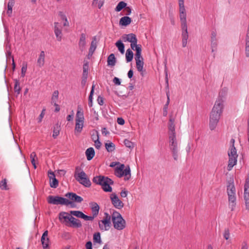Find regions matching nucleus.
Returning a JSON list of instances; mask_svg holds the SVG:
<instances>
[{"label": "nucleus", "instance_id": "obj_22", "mask_svg": "<svg viewBox=\"0 0 249 249\" xmlns=\"http://www.w3.org/2000/svg\"><path fill=\"white\" fill-rule=\"evenodd\" d=\"M69 222L71 224V225H70V227L76 228L82 227V223L81 221L79 219H76L73 216H71L70 219H69Z\"/></svg>", "mask_w": 249, "mask_h": 249}, {"label": "nucleus", "instance_id": "obj_24", "mask_svg": "<svg viewBox=\"0 0 249 249\" xmlns=\"http://www.w3.org/2000/svg\"><path fill=\"white\" fill-rule=\"evenodd\" d=\"M227 192L228 196L230 195L235 196V188L233 182L229 183L227 186Z\"/></svg>", "mask_w": 249, "mask_h": 249}, {"label": "nucleus", "instance_id": "obj_14", "mask_svg": "<svg viewBox=\"0 0 249 249\" xmlns=\"http://www.w3.org/2000/svg\"><path fill=\"white\" fill-rule=\"evenodd\" d=\"M54 32L56 37L57 40L60 41L62 37V33L61 27L59 23L57 22L54 23Z\"/></svg>", "mask_w": 249, "mask_h": 249}, {"label": "nucleus", "instance_id": "obj_4", "mask_svg": "<svg viewBox=\"0 0 249 249\" xmlns=\"http://www.w3.org/2000/svg\"><path fill=\"white\" fill-rule=\"evenodd\" d=\"M74 177L75 179L80 184L86 187H89L91 185V182L87 177L86 174L81 169L77 166L75 168Z\"/></svg>", "mask_w": 249, "mask_h": 249}, {"label": "nucleus", "instance_id": "obj_60", "mask_svg": "<svg viewBox=\"0 0 249 249\" xmlns=\"http://www.w3.org/2000/svg\"><path fill=\"white\" fill-rule=\"evenodd\" d=\"M247 140H248V148L249 150V118L248 119L247 122Z\"/></svg>", "mask_w": 249, "mask_h": 249}, {"label": "nucleus", "instance_id": "obj_35", "mask_svg": "<svg viewBox=\"0 0 249 249\" xmlns=\"http://www.w3.org/2000/svg\"><path fill=\"white\" fill-rule=\"evenodd\" d=\"M58 16L60 17V18L62 20L64 21V22L63 23V26H69V22L68 21L66 15H65V14L62 11H59L58 12Z\"/></svg>", "mask_w": 249, "mask_h": 249}, {"label": "nucleus", "instance_id": "obj_64", "mask_svg": "<svg viewBox=\"0 0 249 249\" xmlns=\"http://www.w3.org/2000/svg\"><path fill=\"white\" fill-rule=\"evenodd\" d=\"M113 82L115 85H120L121 84V80L119 78L115 77L113 79Z\"/></svg>", "mask_w": 249, "mask_h": 249}, {"label": "nucleus", "instance_id": "obj_55", "mask_svg": "<svg viewBox=\"0 0 249 249\" xmlns=\"http://www.w3.org/2000/svg\"><path fill=\"white\" fill-rule=\"evenodd\" d=\"M46 109L45 108L43 109L40 114L39 115V117L38 118V123H40L42 120V119L44 117V116L45 115V111Z\"/></svg>", "mask_w": 249, "mask_h": 249}, {"label": "nucleus", "instance_id": "obj_47", "mask_svg": "<svg viewBox=\"0 0 249 249\" xmlns=\"http://www.w3.org/2000/svg\"><path fill=\"white\" fill-rule=\"evenodd\" d=\"M131 177L130 168L129 166H125V180H128Z\"/></svg>", "mask_w": 249, "mask_h": 249}, {"label": "nucleus", "instance_id": "obj_1", "mask_svg": "<svg viewBox=\"0 0 249 249\" xmlns=\"http://www.w3.org/2000/svg\"><path fill=\"white\" fill-rule=\"evenodd\" d=\"M227 92L228 89L227 88L222 89L219 91L218 97L214 103L210 115L209 127L211 130H213L216 128L223 113Z\"/></svg>", "mask_w": 249, "mask_h": 249}, {"label": "nucleus", "instance_id": "obj_50", "mask_svg": "<svg viewBox=\"0 0 249 249\" xmlns=\"http://www.w3.org/2000/svg\"><path fill=\"white\" fill-rule=\"evenodd\" d=\"M217 36V32L216 30H213L211 32V36H210V40H217L216 37Z\"/></svg>", "mask_w": 249, "mask_h": 249}, {"label": "nucleus", "instance_id": "obj_2", "mask_svg": "<svg viewBox=\"0 0 249 249\" xmlns=\"http://www.w3.org/2000/svg\"><path fill=\"white\" fill-rule=\"evenodd\" d=\"M92 181L94 183L102 186L103 190L107 192L112 191V188L110 185L113 183V181L107 177L102 176H96L93 178Z\"/></svg>", "mask_w": 249, "mask_h": 249}, {"label": "nucleus", "instance_id": "obj_13", "mask_svg": "<svg viewBox=\"0 0 249 249\" xmlns=\"http://www.w3.org/2000/svg\"><path fill=\"white\" fill-rule=\"evenodd\" d=\"M48 177L50 179V185L52 188H56L58 185V181L55 178L54 173L51 171L48 172Z\"/></svg>", "mask_w": 249, "mask_h": 249}, {"label": "nucleus", "instance_id": "obj_37", "mask_svg": "<svg viewBox=\"0 0 249 249\" xmlns=\"http://www.w3.org/2000/svg\"><path fill=\"white\" fill-rule=\"evenodd\" d=\"M115 45L118 48V50L123 54L124 53V45L121 40H119L115 43Z\"/></svg>", "mask_w": 249, "mask_h": 249}, {"label": "nucleus", "instance_id": "obj_33", "mask_svg": "<svg viewBox=\"0 0 249 249\" xmlns=\"http://www.w3.org/2000/svg\"><path fill=\"white\" fill-rule=\"evenodd\" d=\"M83 126V122H75V125L74 128L75 133H80L82 131Z\"/></svg>", "mask_w": 249, "mask_h": 249}, {"label": "nucleus", "instance_id": "obj_32", "mask_svg": "<svg viewBox=\"0 0 249 249\" xmlns=\"http://www.w3.org/2000/svg\"><path fill=\"white\" fill-rule=\"evenodd\" d=\"M71 216H72L66 212H61L59 213V218L60 220L64 219V222H69V219H70Z\"/></svg>", "mask_w": 249, "mask_h": 249}, {"label": "nucleus", "instance_id": "obj_17", "mask_svg": "<svg viewBox=\"0 0 249 249\" xmlns=\"http://www.w3.org/2000/svg\"><path fill=\"white\" fill-rule=\"evenodd\" d=\"M65 196L68 197L70 199L77 203H81L83 200L82 197L77 195L74 193H68Z\"/></svg>", "mask_w": 249, "mask_h": 249}, {"label": "nucleus", "instance_id": "obj_43", "mask_svg": "<svg viewBox=\"0 0 249 249\" xmlns=\"http://www.w3.org/2000/svg\"><path fill=\"white\" fill-rule=\"evenodd\" d=\"M20 87L19 85V81L16 79L15 80V86H14V90L15 92H17L18 94H19L20 92Z\"/></svg>", "mask_w": 249, "mask_h": 249}, {"label": "nucleus", "instance_id": "obj_62", "mask_svg": "<svg viewBox=\"0 0 249 249\" xmlns=\"http://www.w3.org/2000/svg\"><path fill=\"white\" fill-rule=\"evenodd\" d=\"M95 216H94V215H93L92 216H88V215H87L86 214H84V217H83V219L85 220H87V221H92L93 220V219L94 218Z\"/></svg>", "mask_w": 249, "mask_h": 249}, {"label": "nucleus", "instance_id": "obj_30", "mask_svg": "<svg viewBox=\"0 0 249 249\" xmlns=\"http://www.w3.org/2000/svg\"><path fill=\"white\" fill-rule=\"evenodd\" d=\"M116 60L113 53L110 54L107 57V65L110 67L114 66L116 64Z\"/></svg>", "mask_w": 249, "mask_h": 249}, {"label": "nucleus", "instance_id": "obj_28", "mask_svg": "<svg viewBox=\"0 0 249 249\" xmlns=\"http://www.w3.org/2000/svg\"><path fill=\"white\" fill-rule=\"evenodd\" d=\"M45 56L44 52L41 51L37 60V65L39 67H42L44 64Z\"/></svg>", "mask_w": 249, "mask_h": 249}, {"label": "nucleus", "instance_id": "obj_54", "mask_svg": "<svg viewBox=\"0 0 249 249\" xmlns=\"http://www.w3.org/2000/svg\"><path fill=\"white\" fill-rule=\"evenodd\" d=\"M179 18L181 21H186V13H179Z\"/></svg>", "mask_w": 249, "mask_h": 249}, {"label": "nucleus", "instance_id": "obj_31", "mask_svg": "<svg viewBox=\"0 0 249 249\" xmlns=\"http://www.w3.org/2000/svg\"><path fill=\"white\" fill-rule=\"evenodd\" d=\"M106 150L108 152H112L115 149V145L112 142L108 141L105 143Z\"/></svg>", "mask_w": 249, "mask_h": 249}, {"label": "nucleus", "instance_id": "obj_48", "mask_svg": "<svg viewBox=\"0 0 249 249\" xmlns=\"http://www.w3.org/2000/svg\"><path fill=\"white\" fill-rule=\"evenodd\" d=\"M27 69V64L26 63H24L21 68V76L23 77L25 75V73Z\"/></svg>", "mask_w": 249, "mask_h": 249}, {"label": "nucleus", "instance_id": "obj_16", "mask_svg": "<svg viewBox=\"0 0 249 249\" xmlns=\"http://www.w3.org/2000/svg\"><path fill=\"white\" fill-rule=\"evenodd\" d=\"M48 231H45L43 232V233L41 236V244L42 245L43 249H49V248H50L49 245L50 240H49V238L48 237Z\"/></svg>", "mask_w": 249, "mask_h": 249}, {"label": "nucleus", "instance_id": "obj_21", "mask_svg": "<svg viewBox=\"0 0 249 249\" xmlns=\"http://www.w3.org/2000/svg\"><path fill=\"white\" fill-rule=\"evenodd\" d=\"M175 119L173 118H170L168 124V135H176L175 132V124H174Z\"/></svg>", "mask_w": 249, "mask_h": 249}, {"label": "nucleus", "instance_id": "obj_41", "mask_svg": "<svg viewBox=\"0 0 249 249\" xmlns=\"http://www.w3.org/2000/svg\"><path fill=\"white\" fill-rule=\"evenodd\" d=\"M93 242L94 243H97L99 244H101L102 243V241L101 239L100 233L99 232L95 233L93 234Z\"/></svg>", "mask_w": 249, "mask_h": 249}, {"label": "nucleus", "instance_id": "obj_44", "mask_svg": "<svg viewBox=\"0 0 249 249\" xmlns=\"http://www.w3.org/2000/svg\"><path fill=\"white\" fill-rule=\"evenodd\" d=\"M95 86L94 85L92 86V89L90 91L89 97V107H91L92 106V95L94 92V88Z\"/></svg>", "mask_w": 249, "mask_h": 249}, {"label": "nucleus", "instance_id": "obj_46", "mask_svg": "<svg viewBox=\"0 0 249 249\" xmlns=\"http://www.w3.org/2000/svg\"><path fill=\"white\" fill-rule=\"evenodd\" d=\"M124 8V1H121L117 5L116 7L115 8V11L117 12H119V11H121Z\"/></svg>", "mask_w": 249, "mask_h": 249}, {"label": "nucleus", "instance_id": "obj_26", "mask_svg": "<svg viewBox=\"0 0 249 249\" xmlns=\"http://www.w3.org/2000/svg\"><path fill=\"white\" fill-rule=\"evenodd\" d=\"M86 155L88 160H90L95 155V151L92 147L88 148L86 151Z\"/></svg>", "mask_w": 249, "mask_h": 249}, {"label": "nucleus", "instance_id": "obj_7", "mask_svg": "<svg viewBox=\"0 0 249 249\" xmlns=\"http://www.w3.org/2000/svg\"><path fill=\"white\" fill-rule=\"evenodd\" d=\"M47 202L48 203L53 205H64L68 206L72 204V202L69 201L68 199L58 196H48L47 197Z\"/></svg>", "mask_w": 249, "mask_h": 249}, {"label": "nucleus", "instance_id": "obj_59", "mask_svg": "<svg viewBox=\"0 0 249 249\" xmlns=\"http://www.w3.org/2000/svg\"><path fill=\"white\" fill-rule=\"evenodd\" d=\"M179 13H186L184 4L178 5Z\"/></svg>", "mask_w": 249, "mask_h": 249}, {"label": "nucleus", "instance_id": "obj_19", "mask_svg": "<svg viewBox=\"0 0 249 249\" xmlns=\"http://www.w3.org/2000/svg\"><path fill=\"white\" fill-rule=\"evenodd\" d=\"M111 222H108L104 219L99 221V226L100 230L102 231L109 230L110 227Z\"/></svg>", "mask_w": 249, "mask_h": 249}, {"label": "nucleus", "instance_id": "obj_63", "mask_svg": "<svg viewBox=\"0 0 249 249\" xmlns=\"http://www.w3.org/2000/svg\"><path fill=\"white\" fill-rule=\"evenodd\" d=\"M15 1L14 0H9L8 2L7 8L8 9H12V8L14 5Z\"/></svg>", "mask_w": 249, "mask_h": 249}, {"label": "nucleus", "instance_id": "obj_58", "mask_svg": "<svg viewBox=\"0 0 249 249\" xmlns=\"http://www.w3.org/2000/svg\"><path fill=\"white\" fill-rule=\"evenodd\" d=\"M94 145H95V147L98 149H99L101 147V143L99 141L98 137L97 138V139L94 141Z\"/></svg>", "mask_w": 249, "mask_h": 249}, {"label": "nucleus", "instance_id": "obj_9", "mask_svg": "<svg viewBox=\"0 0 249 249\" xmlns=\"http://www.w3.org/2000/svg\"><path fill=\"white\" fill-rule=\"evenodd\" d=\"M111 219L113 224L114 227L117 230H122L124 228L122 223L123 220L120 213L117 212H113L111 214Z\"/></svg>", "mask_w": 249, "mask_h": 249}, {"label": "nucleus", "instance_id": "obj_5", "mask_svg": "<svg viewBox=\"0 0 249 249\" xmlns=\"http://www.w3.org/2000/svg\"><path fill=\"white\" fill-rule=\"evenodd\" d=\"M229 156L228 164L227 170L230 171L231 170L233 167L237 164L238 154L235 146H230L228 152Z\"/></svg>", "mask_w": 249, "mask_h": 249}, {"label": "nucleus", "instance_id": "obj_40", "mask_svg": "<svg viewBox=\"0 0 249 249\" xmlns=\"http://www.w3.org/2000/svg\"><path fill=\"white\" fill-rule=\"evenodd\" d=\"M211 42V48L212 49V52L214 53L217 50V47L218 45V40H210Z\"/></svg>", "mask_w": 249, "mask_h": 249}, {"label": "nucleus", "instance_id": "obj_29", "mask_svg": "<svg viewBox=\"0 0 249 249\" xmlns=\"http://www.w3.org/2000/svg\"><path fill=\"white\" fill-rule=\"evenodd\" d=\"M166 96H167V102L166 104L164 105L163 108V115L164 116H166L168 113L167 109L168 107V105L170 103V94L169 91L168 90L166 91Z\"/></svg>", "mask_w": 249, "mask_h": 249}, {"label": "nucleus", "instance_id": "obj_42", "mask_svg": "<svg viewBox=\"0 0 249 249\" xmlns=\"http://www.w3.org/2000/svg\"><path fill=\"white\" fill-rule=\"evenodd\" d=\"M0 189L2 190H7L8 189L7 185V180L4 178L0 181Z\"/></svg>", "mask_w": 249, "mask_h": 249}, {"label": "nucleus", "instance_id": "obj_10", "mask_svg": "<svg viewBox=\"0 0 249 249\" xmlns=\"http://www.w3.org/2000/svg\"><path fill=\"white\" fill-rule=\"evenodd\" d=\"M125 40L131 42V48L133 50L136 51L137 48H141V45H137V39L136 36L133 34L125 35Z\"/></svg>", "mask_w": 249, "mask_h": 249}, {"label": "nucleus", "instance_id": "obj_45", "mask_svg": "<svg viewBox=\"0 0 249 249\" xmlns=\"http://www.w3.org/2000/svg\"><path fill=\"white\" fill-rule=\"evenodd\" d=\"M83 76H85L86 78H87L88 73V70H89V63L88 62L85 63L83 65Z\"/></svg>", "mask_w": 249, "mask_h": 249}, {"label": "nucleus", "instance_id": "obj_56", "mask_svg": "<svg viewBox=\"0 0 249 249\" xmlns=\"http://www.w3.org/2000/svg\"><path fill=\"white\" fill-rule=\"evenodd\" d=\"M223 236L226 240L229 239V238H230V231L229 229H227L225 230Z\"/></svg>", "mask_w": 249, "mask_h": 249}, {"label": "nucleus", "instance_id": "obj_27", "mask_svg": "<svg viewBox=\"0 0 249 249\" xmlns=\"http://www.w3.org/2000/svg\"><path fill=\"white\" fill-rule=\"evenodd\" d=\"M96 38L94 36L91 42L90 46L89 49V55H92L96 49Z\"/></svg>", "mask_w": 249, "mask_h": 249}, {"label": "nucleus", "instance_id": "obj_39", "mask_svg": "<svg viewBox=\"0 0 249 249\" xmlns=\"http://www.w3.org/2000/svg\"><path fill=\"white\" fill-rule=\"evenodd\" d=\"M70 213L77 217L83 219L85 214L82 212L79 211H71Z\"/></svg>", "mask_w": 249, "mask_h": 249}, {"label": "nucleus", "instance_id": "obj_18", "mask_svg": "<svg viewBox=\"0 0 249 249\" xmlns=\"http://www.w3.org/2000/svg\"><path fill=\"white\" fill-rule=\"evenodd\" d=\"M124 164H121L116 167L115 169V175L119 178H121L124 174Z\"/></svg>", "mask_w": 249, "mask_h": 249}, {"label": "nucleus", "instance_id": "obj_8", "mask_svg": "<svg viewBox=\"0 0 249 249\" xmlns=\"http://www.w3.org/2000/svg\"><path fill=\"white\" fill-rule=\"evenodd\" d=\"M142 49L141 48H137L136 49V53L135 54V59L136 63V68L137 70L141 72V75L143 76V70L144 62L143 61V58L141 55Z\"/></svg>", "mask_w": 249, "mask_h": 249}, {"label": "nucleus", "instance_id": "obj_52", "mask_svg": "<svg viewBox=\"0 0 249 249\" xmlns=\"http://www.w3.org/2000/svg\"><path fill=\"white\" fill-rule=\"evenodd\" d=\"M180 22L182 32H188L187 21H181Z\"/></svg>", "mask_w": 249, "mask_h": 249}, {"label": "nucleus", "instance_id": "obj_11", "mask_svg": "<svg viewBox=\"0 0 249 249\" xmlns=\"http://www.w3.org/2000/svg\"><path fill=\"white\" fill-rule=\"evenodd\" d=\"M110 199L112 204L116 208L120 209L123 207V203L119 199L118 196L115 194H112L110 195Z\"/></svg>", "mask_w": 249, "mask_h": 249}, {"label": "nucleus", "instance_id": "obj_61", "mask_svg": "<svg viewBox=\"0 0 249 249\" xmlns=\"http://www.w3.org/2000/svg\"><path fill=\"white\" fill-rule=\"evenodd\" d=\"M111 218V215H110L107 213H105V217H104V220L107 221L108 222H110V219Z\"/></svg>", "mask_w": 249, "mask_h": 249}, {"label": "nucleus", "instance_id": "obj_15", "mask_svg": "<svg viewBox=\"0 0 249 249\" xmlns=\"http://www.w3.org/2000/svg\"><path fill=\"white\" fill-rule=\"evenodd\" d=\"M10 45H7L6 47V56L7 62H10L11 59L12 61V69L14 71L16 68V64L14 62V59L11 55V52L10 51Z\"/></svg>", "mask_w": 249, "mask_h": 249}, {"label": "nucleus", "instance_id": "obj_57", "mask_svg": "<svg viewBox=\"0 0 249 249\" xmlns=\"http://www.w3.org/2000/svg\"><path fill=\"white\" fill-rule=\"evenodd\" d=\"M36 154L35 152H33L30 154V158L31 160V163L36 162Z\"/></svg>", "mask_w": 249, "mask_h": 249}, {"label": "nucleus", "instance_id": "obj_23", "mask_svg": "<svg viewBox=\"0 0 249 249\" xmlns=\"http://www.w3.org/2000/svg\"><path fill=\"white\" fill-rule=\"evenodd\" d=\"M236 198L235 196H228L229 205L231 211H233L236 205Z\"/></svg>", "mask_w": 249, "mask_h": 249}, {"label": "nucleus", "instance_id": "obj_49", "mask_svg": "<svg viewBox=\"0 0 249 249\" xmlns=\"http://www.w3.org/2000/svg\"><path fill=\"white\" fill-rule=\"evenodd\" d=\"M125 147L131 150L134 147V144L132 142L125 139Z\"/></svg>", "mask_w": 249, "mask_h": 249}, {"label": "nucleus", "instance_id": "obj_38", "mask_svg": "<svg viewBox=\"0 0 249 249\" xmlns=\"http://www.w3.org/2000/svg\"><path fill=\"white\" fill-rule=\"evenodd\" d=\"M59 92L58 90H55L53 94L52 98H51V103L52 104H55L57 103V101L58 98Z\"/></svg>", "mask_w": 249, "mask_h": 249}, {"label": "nucleus", "instance_id": "obj_36", "mask_svg": "<svg viewBox=\"0 0 249 249\" xmlns=\"http://www.w3.org/2000/svg\"><path fill=\"white\" fill-rule=\"evenodd\" d=\"M133 55L134 54L133 52L130 49L126 50L125 57L127 62H129L132 61L133 58Z\"/></svg>", "mask_w": 249, "mask_h": 249}, {"label": "nucleus", "instance_id": "obj_53", "mask_svg": "<svg viewBox=\"0 0 249 249\" xmlns=\"http://www.w3.org/2000/svg\"><path fill=\"white\" fill-rule=\"evenodd\" d=\"M245 53L247 57H249V40L246 39Z\"/></svg>", "mask_w": 249, "mask_h": 249}, {"label": "nucleus", "instance_id": "obj_12", "mask_svg": "<svg viewBox=\"0 0 249 249\" xmlns=\"http://www.w3.org/2000/svg\"><path fill=\"white\" fill-rule=\"evenodd\" d=\"M86 38L87 35L85 34L82 33L81 34L78 42V48L82 52L86 49Z\"/></svg>", "mask_w": 249, "mask_h": 249}, {"label": "nucleus", "instance_id": "obj_34", "mask_svg": "<svg viewBox=\"0 0 249 249\" xmlns=\"http://www.w3.org/2000/svg\"><path fill=\"white\" fill-rule=\"evenodd\" d=\"M60 130V125H59L58 124H55V125L53 126V137L54 139L56 138V137L59 135Z\"/></svg>", "mask_w": 249, "mask_h": 249}, {"label": "nucleus", "instance_id": "obj_6", "mask_svg": "<svg viewBox=\"0 0 249 249\" xmlns=\"http://www.w3.org/2000/svg\"><path fill=\"white\" fill-rule=\"evenodd\" d=\"M169 146L172 152L173 158L177 160L178 159V146L176 135H170L168 138Z\"/></svg>", "mask_w": 249, "mask_h": 249}, {"label": "nucleus", "instance_id": "obj_51", "mask_svg": "<svg viewBox=\"0 0 249 249\" xmlns=\"http://www.w3.org/2000/svg\"><path fill=\"white\" fill-rule=\"evenodd\" d=\"M244 191L249 192V175L248 176L245 181V183L244 185Z\"/></svg>", "mask_w": 249, "mask_h": 249}, {"label": "nucleus", "instance_id": "obj_25", "mask_svg": "<svg viewBox=\"0 0 249 249\" xmlns=\"http://www.w3.org/2000/svg\"><path fill=\"white\" fill-rule=\"evenodd\" d=\"M89 205L91 206L92 214L94 216H96L99 213V206L96 202H91Z\"/></svg>", "mask_w": 249, "mask_h": 249}, {"label": "nucleus", "instance_id": "obj_20", "mask_svg": "<svg viewBox=\"0 0 249 249\" xmlns=\"http://www.w3.org/2000/svg\"><path fill=\"white\" fill-rule=\"evenodd\" d=\"M84 113L82 108L80 106H78V109L76 114L75 122H83L84 123Z\"/></svg>", "mask_w": 249, "mask_h": 249}, {"label": "nucleus", "instance_id": "obj_3", "mask_svg": "<svg viewBox=\"0 0 249 249\" xmlns=\"http://www.w3.org/2000/svg\"><path fill=\"white\" fill-rule=\"evenodd\" d=\"M92 181L94 183L102 186L103 190L107 192L112 191V188L110 185L113 183V181L107 177L102 176H96L93 178Z\"/></svg>", "mask_w": 249, "mask_h": 249}]
</instances>
